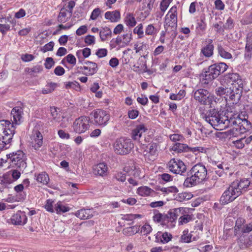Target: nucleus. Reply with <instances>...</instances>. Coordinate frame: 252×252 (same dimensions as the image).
I'll return each instance as SVG.
<instances>
[{
    "label": "nucleus",
    "instance_id": "obj_1",
    "mask_svg": "<svg viewBox=\"0 0 252 252\" xmlns=\"http://www.w3.org/2000/svg\"><path fill=\"white\" fill-rule=\"evenodd\" d=\"M202 117L214 127H219L216 129L227 128L229 127L230 123L235 122L232 119H229L227 116L221 115L216 109L210 110L206 114L202 115Z\"/></svg>",
    "mask_w": 252,
    "mask_h": 252
},
{
    "label": "nucleus",
    "instance_id": "obj_2",
    "mask_svg": "<svg viewBox=\"0 0 252 252\" xmlns=\"http://www.w3.org/2000/svg\"><path fill=\"white\" fill-rule=\"evenodd\" d=\"M190 174L191 176L187 177L184 183L186 187H191L205 181L207 179V171L204 165L197 164L191 168Z\"/></svg>",
    "mask_w": 252,
    "mask_h": 252
},
{
    "label": "nucleus",
    "instance_id": "obj_3",
    "mask_svg": "<svg viewBox=\"0 0 252 252\" xmlns=\"http://www.w3.org/2000/svg\"><path fill=\"white\" fill-rule=\"evenodd\" d=\"M228 86L232 91L231 95L234 103H237L241 98L243 92L244 81L238 73H229L227 75Z\"/></svg>",
    "mask_w": 252,
    "mask_h": 252
},
{
    "label": "nucleus",
    "instance_id": "obj_4",
    "mask_svg": "<svg viewBox=\"0 0 252 252\" xmlns=\"http://www.w3.org/2000/svg\"><path fill=\"white\" fill-rule=\"evenodd\" d=\"M193 210H194L193 209L187 207H180L174 209L173 210L172 222L175 221L180 215L181 216L178 220L179 225H183L193 220V216L192 214V211Z\"/></svg>",
    "mask_w": 252,
    "mask_h": 252
},
{
    "label": "nucleus",
    "instance_id": "obj_5",
    "mask_svg": "<svg viewBox=\"0 0 252 252\" xmlns=\"http://www.w3.org/2000/svg\"><path fill=\"white\" fill-rule=\"evenodd\" d=\"M228 68L227 65L224 63H220L210 65L207 71L204 72L203 79L205 83L217 78L221 73L225 72Z\"/></svg>",
    "mask_w": 252,
    "mask_h": 252
},
{
    "label": "nucleus",
    "instance_id": "obj_6",
    "mask_svg": "<svg viewBox=\"0 0 252 252\" xmlns=\"http://www.w3.org/2000/svg\"><path fill=\"white\" fill-rule=\"evenodd\" d=\"M229 119H232L235 121L233 123H230L229 125V126H233L229 131L230 135L233 137H237L249 131L251 128V124L246 119L237 120L232 117H230Z\"/></svg>",
    "mask_w": 252,
    "mask_h": 252
},
{
    "label": "nucleus",
    "instance_id": "obj_7",
    "mask_svg": "<svg viewBox=\"0 0 252 252\" xmlns=\"http://www.w3.org/2000/svg\"><path fill=\"white\" fill-rule=\"evenodd\" d=\"M133 148V144L131 140L125 137L118 138L113 144L114 152L120 155L129 154Z\"/></svg>",
    "mask_w": 252,
    "mask_h": 252
},
{
    "label": "nucleus",
    "instance_id": "obj_8",
    "mask_svg": "<svg viewBox=\"0 0 252 252\" xmlns=\"http://www.w3.org/2000/svg\"><path fill=\"white\" fill-rule=\"evenodd\" d=\"M7 156L12 167L18 168L20 170H23L27 167L26 156L23 151L19 150Z\"/></svg>",
    "mask_w": 252,
    "mask_h": 252
},
{
    "label": "nucleus",
    "instance_id": "obj_9",
    "mask_svg": "<svg viewBox=\"0 0 252 252\" xmlns=\"http://www.w3.org/2000/svg\"><path fill=\"white\" fill-rule=\"evenodd\" d=\"M91 115L93 117L94 124L102 126H105L110 118L108 112L100 109L94 110L91 113Z\"/></svg>",
    "mask_w": 252,
    "mask_h": 252
},
{
    "label": "nucleus",
    "instance_id": "obj_10",
    "mask_svg": "<svg viewBox=\"0 0 252 252\" xmlns=\"http://www.w3.org/2000/svg\"><path fill=\"white\" fill-rule=\"evenodd\" d=\"M241 194V192L231 184L222 194L220 201L223 204H228L232 202Z\"/></svg>",
    "mask_w": 252,
    "mask_h": 252
},
{
    "label": "nucleus",
    "instance_id": "obj_11",
    "mask_svg": "<svg viewBox=\"0 0 252 252\" xmlns=\"http://www.w3.org/2000/svg\"><path fill=\"white\" fill-rule=\"evenodd\" d=\"M132 39L131 34L126 33L121 36H118L115 38L112 39L109 43L110 49L118 47V49L124 48L129 44Z\"/></svg>",
    "mask_w": 252,
    "mask_h": 252
},
{
    "label": "nucleus",
    "instance_id": "obj_12",
    "mask_svg": "<svg viewBox=\"0 0 252 252\" xmlns=\"http://www.w3.org/2000/svg\"><path fill=\"white\" fill-rule=\"evenodd\" d=\"M89 121V118L85 116L76 119L73 125L74 131L78 134L85 132L90 127Z\"/></svg>",
    "mask_w": 252,
    "mask_h": 252
},
{
    "label": "nucleus",
    "instance_id": "obj_13",
    "mask_svg": "<svg viewBox=\"0 0 252 252\" xmlns=\"http://www.w3.org/2000/svg\"><path fill=\"white\" fill-rule=\"evenodd\" d=\"M177 26V7L172 6L165 17L164 28L167 30L169 28H176Z\"/></svg>",
    "mask_w": 252,
    "mask_h": 252
},
{
    "label": "nucleus",
    "instance_id": "obj_14",
    "mask_svg": "<svg viewBox=\"0 0 252 252\" xmlns=\"http://www.w3.org/2000/svg\"><path fill=\"white\" fill-rule=\"evenodd\" d=\"M194 98L204 105H210L213 97L209 92L203 89H198L194 93Z\"/></svg>",
    "mask_w": 252,
    "mask_h": 252
},
{
    "label": "nucleus",
    "instance_id": "obj_15",
    "mask_svg": "<svg viewBox=\"0 0 252 252\" xmlns=\"http://www.w3.org/2000/svg\"><path fill=\"white\" fill-rule=\"evenodd\" d=\"M153 220L158 223H160L161 225H164L168 222H172V220L173 219V211H169L167 214L161 213L157 209L153 210Z\"/></svg>",
    "mask_w": 252,
    "mask_h": 252
},
{
    "label": "nucleus",
    "instance_id": "obj_16",
    "mask_svg": "<svg viewBox=\"0 0 252 252\" xmlns=\"http://www.w3.org/2000/svg\"><path fill=\"white\" fill-rule=\"evenodd\" d=\"M169 170L175 174H182L186 171V166L180 159L172 158L167 164Z\"/></svg>",
    "mask_w": 252,
    "mask_h": 252
},
{
    "label": "nucleus",
    "instance_id": "obj_17",
    "mask_svg": "<svg viewBox=\"0 0 252 252\" xmlns=\"http://www.w3.org/2000/svg\"><path fill=\"white\" fill-rule=\"evenodd\" d=\"M24 105L22 103H19L14 107L11 112V124L14 126L20 125L23 119Z\"/></svg>",
    "mask_w": 252,
    "mask_h": 252
},
{
    "label": "nucleus",
    "instance_id": "obj_18",
    "mask_svg": "<svg viewBox=\"0 0 252 252\" xmlns=\"http://www.w3.org/2000/svg\"><path fill=\"white\" fill-rule=\"evenodd\" d=\"M143 154L146 159L154 161L158 155V145L156 143H151L147 146H143Z\"/></svg>",
    "mask_w": 252,
    "mask_h": 252
},
{
    "label": "nucleus",
    "instance_id": "obj_19",
    "mask_svg": "<svg viewBox=\"0 0 252 252\" xmlns=\"http://www.w3.org/2000/svg\"><path fill=\"white\" fill-rule=\"evenodd\" d=\"M30 139V144L35 150H38L42 146L43 136L37 130L32 131Z\"/></svg>",
    "mask_w": 252,
    "mask_h": 252
},
{
    "label": "nucleus",
    "instance_id": "obj_20",
    "mask_svg": "<svg viewBox=\"0 0 252 252\" xmlns=\"http://www.w3.org/2000/svg\"><path fill=\"white\" fill-rule=\"evenodd\" d=\"M15 127L11 124V122L8 120L0 121V136H5L11 133L12 131V138L15 133Z\"/></svg>",
    "mask_w": 252,
    "mask_h": 252
},
{
    "label": "nucleus",
    "instance_id": "obj_21",
    "mask_svg": "<svg viewBox=\"0 0 252 252\" xmlns=\"http://www.w3.org/2000/svg\"><path fill=\"white\" fill-rule=\"evenodd\" d=\"M80 69L86 75H93L97 71V65L96 63L87 61L84 63V66Z\"/></svg>",
    "mask_w": 252,
    "mask_h": 252
},
{
    "label": "nucleus",
    "instance_id": "obj_22",
    "mask_svg": "<svg viewBox=\"0 0 252 252\" xmlns=\"http://www.w3.org/2000/svg\"><path fill=\"white\" fill-rule=\"evenodd\" d=\"M10 220L15 225H24L27 222V217L24 212L19 211L12 216Z\"/></svg>",
    "mask_w": 252,
    "mask_h": 252
},
{
    "label": "nucleus",
    "instance_id": "obj_23",
    "mask_svg": "<svg viewBox=\"0 0 252 252\" xmlns=\"http://www.w3.org/2000/svg\"><path fill=\"white\" fill-rule=\"evenodd\" d=\"M207 44L202 47L200 50L201 57L209 58L212 57L214 53V46L213 44V40L209 39L207 41Z\"/></svg>",
    "mask_w": 252,
    "mask_h": 252
},
{
    "label": "nucleus",
    "instance_id": "obj_24",
    "mask_svg": "<svg viewBox=\"0 0 252 252\" xmlns=\"http://www.w3.org/2000/svg\"><path fill=\"white\" fill-rule=\"evenodd\" d=\"M108 167L106 163L104 162L99 163L93 166V172L95 175L100 176H105L107 175Z\"/></svg>",
    "mask_w": 252,
    "mask_h": 252
},
{
    "label": "nucleus",
    "instance_id": "obj_25",
    "mask_svg": "<svg viewBox=\"0 0 252 252\" xmlns=\"http://www.w3.org/2000/svg\"><path fill=\"white\" fill-rule=\"evenodd\" d=\"M4 21L5 23L0 24V32L3 34L5 35L6 33L11 30L10 26L7 22H9L12 25V27H14L16 25V20L13 18L10 20L8 17L7 18H4L3 21Z\"/></svg>",
    "mask_w": 252,
    "mask_h": 252
},
{
    "label": "nucleus",
    "instance_id": "obj_26",
    "mask_svg": "<svg viewBox=\"0 0 252 252\" xmlns=\"http://www.w3.org/2000/svg\"><path fill=\"white\" fill-rule=\"evenodd\" d=\"M232 184L235 188L241 192V193L243 190H246L249 187L252 186V183L248 179H243L240 181H236Z\"/></svg>",
    "mask_w": 252,
    "mask_h": 252
},
{
    "label": "nucleus",
    "instance_id": "obj_27",
    "mask_svg": "<svg viewBox=\"0 0 252 252\" xmlns=\"http://www.w3.org/2000/svg\"><path fill=\"white\" fill-rule=\"evenodd\" d=\"M75 216L81 220H86L94 216V211L90 209H82L78 210L75 214Z\"/></svg>",
    "mask_w": 252,
    "mask_h": 252
},
{
    "label": "nucleus",
    "instance_id": "obj_28",
    "mask_svg": "<svg viewBox=\"0 0 252 252\" xmlns=\"http://www.w3.org/2000/svg\"><path fill=\"white\" fill-rule=\"evenodd\" d=\"M147 128L143 124L136 126L132 131V137L134 140H139L143 133L146 131Z\"/></svg>",
    "mask_w": 252,
    "mask_h": 252
},
{
    "label": "nucleus",
    "instance_id": "obj_29",
    "mask_svg": "<svg viewBox=\"0 0 252 252\" xmlns=\"http://www.w3.org/2000/svg\"><path fill=\"white\" fill-rule=\"evenodd\" d=\"M231 89L230 87L228 88H224L223 87H220L216 89V93L217 95L219 96H222L223 95H225L224 96L227 99L228 97L230 100L232 101V103H233L234 99L232 98L231 97V95L232 94V91H231Z\"/></svg>",
    "mask_w": 252,
    "mask_h": 252
},
{
    "label": "nucleus",
    "instance_id": "obj_30",
    "mask_svg": "<svg viewBox=\"0 0 252 252\" xmlns=\"http://www.w3.org/2000/svg\"><path fill=\"white\" fill-rule=\"evenodd\" d=\"M72 15V11H68V9L63 7L62 8L58 17V21L61 23H64L70 19Z\"/></svg>",
    "mask_w": 252,
    "mask_h": 252
},
{
    "label": "nucleus",
    "instance_id": "obj_31",
    "mask_svg": "<svg viewBox=\"0 0 252 252\" xmlns=\"http://www.w3.org/2000/svg\"><path fill=\"white\" fill-rule=\"evenodd\" d=\"M155 193L153 189L146 186L140 187L136 190V193L143 197L153 196Z\"/></svg>",
    "mask_w": 252,
    "mask_h": 252
},
{
    "label": "nucleus",
    "instance_id": "obj_32",
    "mask_svg": "<svg viewBox=\"0 0 252 252\" xmlns=\"http://www.w3.org/2000/svg\"><path fill=\"white\" fill-rule=\"evenodd\" d=\"M172 238V235L167 232L162 233L158 232L156 235V241L157 242H160L166 244L169 242Z\"/></svg>",
    "mask_w": 252,
    "mask_h": 252
},
{
    "label": "nucleus",
    "instance_id": "obj_33",
    "mask_svg": "<svg viewBox=\"0 0 252 252\" xmlns=\"http://www.w3.org/2000/svg\"><path fill=\"white\" fill-rule=\"evenodd\" d=\"M11 131H10L11 132ZM12 139V133L5 136H0V150L8 148Z\"/></svg>",
    "mask_w": 252,
    "mask_h": 252
},
{
    "label": "nucleus",
    "instance_id": "obj_34",
    "mask_svg": "<svg viewBox=\"0 0 252 252\" xmlns=\"http://www.w3.org/2000/svg\"><path fill=\"white\" fill-rule=\"evenodd\" d=\"M50 115L52 117V121L55 123H59L63 117L60 113V108L52 106L50 108Z\"/></svg>",
    "mask_w": 252,
    "mask_h": 252
},
{
    "label": "nucleus",
    "instance_id": "obj_35",
    "mask_svg": "<svg viewBox=\"0 0 252 252\" xmlns=\"http://www.w3.org/2000/svg\"><path fill=\"white\" fill-rule=\"evenodd\" d=\"M104 17L106 19L110 20L111 22H117L121 18V14L118 10L107 11L105 13Z\"/></svg>",
    "mask_w": 252,
    "mask_h": 252
},
{
    "label": "nucleus",
    "instance_id": "obj_36",
    "mask_svg": "<svg viewBox=\"0 0 252 252\" xmlns=\"http://www.w3.org/2000/svg\"><path fill=\"white\" fill-rule=\"evenodd\" d=\"M171 149L172 151L179 153L189 152V147L185 144L176 143L172 146Z\"/></svg>",
    "mask_w": 252,
    "mask_h": 252
},
{
    "label": "nucleus",
    "instance_id": "obj_37",
    "mask_svg": "<svg viewBox=\"0 0 252 252\" xmlns=\"http://www.w3.org/2000/svg\"><path fill=\"white\" fill-rule=\"evenodd\" d=\"M217 50L218 54L221 58L226 60H229L232 58L231 54L227 51L220 44L218 45Z\"/></svg>",
    "mask_w": 252,
    "mask_h": 252
},
{
    "label": "nucleus",
    "instance_id": "obj_38",
    "mask_svg": "<svg viewBox=\"0 0 252 252\" xmlns=\"http://www.w3.org/2000/svg\"><path fill=\"white\" fill-rule=\"evenodd\" d=\"M111 29L107 27L102 28L99 31V37L102 41H104L108 38L111 37Z\"/></svg>",
    "mask_w": 252,
    "mask_h": 252
},
{
    "label": "nucleus",
    "instance_id": "obj_39",
    "mask_svg": "<svg viewBox=\"0 0 252 252\" xmlns=\"http://www.w3.org/2000/svg\"><path fill=\"white\" fill-rule=\"evenodd\" d=\"M158 32V29L153 24H149L145 29V35L154 37L157 35Z\"/></svg>",
    "mask_w": 252,
    "mask_h": 252
},
{
    "label": "nucleus",
    "instance_id": "obj_40",
    "mask_svg": "<svg viewBox=\"0 0 252 252\" xmlns=\"http://www.w3.org/2000/svg\"><path fill=\"white\" fill-rule=\"evenodd\" d=\"M139 231L140 226L134 225L124 228L123 233L125 235L131 236L138 233Z\"/></svg>",
    "mask_w": 252,
    "mask_h": 252
},
{
    "label": "nucleus",
    "instance_id": "obj_41",
    "mask_svg": "<svg viewBox=\"0 0 252 252\" xmlns=\"http://www.w3.org/2000/svg\"><path fill=\"white\" fill-rule=\"evenodd\" d=\"M124 171L126 172H129L131 171V174H132L135 178L139 179L141 178L140 177V171L139 168H137L135 165H132L129 169V167L126 166L124 167Z\"/></svg>",
    "mask_w": 252,
    "mask_h": 252
},
{
    "label": "nucleus",
    "instance_id": "obj_42",
    "mask_svg": "<svg viewBox=\"0 0 252 252\" xmlns=\"http://www.w3.org/2000/svg\"><path fill=\"white\" fill-rule=\"evenodd\" d=\"M125 23L128 27H134L136 24V21L134 15L129 13L125 18Z\"/></svg>",
    "mask_w": 252,
    "mask_h": 252
},
{
    "label": "nucleus",
    "instance_id": "obj_43",
    "mask_svg": "<svg viewBox=\"0 0 252 252\" xmlns=\"http://www.w3.org/2000/svg\"><path fill=\"white\" fill-rule=\"evenodd\" d=\"M55 211L57 214L65 213L69 211L68 207L64 205L61 202H58L55 205Z\"/></svg>",
    "mask_w": 252,
    "mask_h": 252
},
{
    "label": "nucleus",
    "instance_id": "obj_44",
    "mask_svg": "<svg viewBox=\"0 0 252 252\" xmlns=\"http://www.w3.org/2000/svg\"><path fill=\"white\" fill-rule=\"evenodd\" d=\"M36 181L43 185H47L49 181L48 175L45 172H41L36 176Z\"/></svg>",
    "mask_w": 252,
    "mask_h": 252
},
{
    "label": "nucleus",
    "instance_id": "obj_45",
    "mask_svg": "<svg viewBox=\"0 0 252 252\" xmlns=\"http://www.w3.org/2000/svg\"><path fill=\"white\" fill-rule=\"evenodd\" d=\"M192 235L189 233L188 229L184 230L181 236L179 241L182 243H189L191 241Z\"/></svg>",
    "mask_w": 252,
    "mask_h": 252
},
{
    "label": "nucleus",
    "instance_id": "obj_46",
    "mask_svg": "<svg viewBox=\"0 0 252 252\" xmlns=\"http://www.w3.org/2000/svg\"><path fill=\"white\" fill-rule=\"evenodd\" d=\"M133 32L134 34H135L137 35L138 38L141 39L143 38L145 35V33L143 30V24L141 23L139 24L134 28Z\"/></svg>",
    "mask_w": 252,
    "mask_h": 252
},
{
    "label": "nucleus",
    "instance_id": "obj_47",
    "mask_svg": "<svg viewBox=\"0 0 252 252\" xmlns=\"http://www.w3.org/2000/svg\"><path fill=\"white\" fill-rule=\"evenodd\" d=\"M57 84L55 83H50L47 84L44 88L42 90V93L43 94H48L52 93L55 90L57 87Z\"/></svg>",
    "mask_w": 252,
    "mask_h": 252
},
{
    "label": "nucleus",
    "instance_id": "obj_48",
    "mask_svg": "<svg viewBox=\"0 0 252 252\" xmlns=\"http://www.w3.org/2000/svg\"><path fill=\"white\" fill-rule=\"evenodd\" d=\"M157 190L161 191L164 194H169V193H175L178 191V189L176 187H169L168 188H160L158 187L157 188Z\"/></svg>",
    "mask_w": 252,
    "mask_h": 252
},
{
    "label": "nucleus",
    "instance_id": "obj_49",
    "mask_svg": "<svg viewBox=\"0 0 252 252\" xmlns=\"http://www.w3.org/2000/svg\"><path fill=\"white\" fill-rule=\"evenodd\" d=\"M91 54V49L89 48H85L83 50H80L76 52V56L80 59L81 58V55H82L83 57L85 58H88Z\"/></svg>",
    "mask_w": 252,
    "mask_h": 252
},
{
    "label": "nucleus",
    "instance_id": "obj_50",
    "mask_svg": "<svg viewBox=\"0 0 252 252\" xmlns=\"http://www.w3.org/2000/svg\"><path fill=\"white\" fill-rule=\"evenodd\" d=\"M138 179L136 178H133L132 177H130L127 179V182L129 184V186H127V190L128 192H130L132 188L135 186L138 185Z\"/></svg>",
    "mask_w": 252,
    "mask_h": 252
},
{
    "label": "nucleus",
    "instance_id": "obj_51",
    "mask_svg": "<svg viewBox=\"0 0 252 252\" xmlns=\"http://www.w3.org/2000/svg\"><path fill=\"white\" fill-rule=\"evenodd\" d=\"M192 194H191L190 193L184 192L178 194L177 198L178 201L182 202L191 199L192 197Z\"/></svg>",
    "mask_w": 252,
    "mask_h": 252
},
{
    "label": "nucleus",
    "instance_id": "obj_52",
    "mask_svg": "<svg viewBox=\"0 0 252 252\" xmlns=\"http://www.w3.org/2000/svg\"><path fill=\"white\" fill-rule=\"evenodd\" d=\"M141 218V215L129 214L124 215L122 219L126 221H132L136 219H140Z\"/></svg>",
    "mask_w": 252,
    "mask_h": 252
},
{
    "label": "nucleus",
    "instance_id": "obj_53",
    "mask_svg": "<svg viewBox=\"0 0 252 252\" xmlns=\"http://www.w3.org/2000/svg\"><path fill=\"white\" fill-rule=\"evenodd\" d=\"M84 42L87 45H93L95 43V37L94 35H88L85 37Z\"/></svg>",
    "mask_w": 252,
    "mask_h": 252
},
{
    "label": "nucleus",
    "instance_id": "obj_54",
    "mask_svg": "<svg viewBox=\"0 0 252 252\" xmlns=\"http://www.w3.org/2000/svg\"><path fill=\"white\" fill-rule=\"evenodd\" d=\"M152 228L149 224H145L141 227H140V233L143 235H147L152 231Z\"/></svg>",
    "mask_w": 252,
    "mask_h": 252
},
{
    "label": "nucleus",
    "instance_id": "obj_55",
    "mask_svg": "<svg viewBox=\"0 0 252 252\" xmlns=\"http://www.w3.org/2000/svg\"><path fill=\"white\" fill-rule=\"evenodd\" d=\"M246 50H252V33H250L247 35L246 44L245 46Z\"/></svg>",
    "mask_w": 252,
    "mask_h": 252
},
{
    "label": "nucleus",
    "instance_id": "obj_56",
    "mask_svg": "<svg viewBox=\"0 0 252 252\" xmlns=\"http://www.w3.org/2000/svg\"><path fill=\"white\" fill-rule=\"evenodd\" d=\"M155 0H144L143 2V9L147 8L150 10L153 7Z\"/></svg>",
    "mask_w": 252,
    "mask_h": 252
},
{
    "label": "nucleus",
    "instance_id": "obj_57",
    "mask_svg": "<svg viewBox=\"0 0 252 252\" xmlns=\"http://www.w3.org/2000/svg\"><path fill=\"white\" fill-rule=\"evenodd\" d=\"M172 0H162L160 4V10L163 12H165L169 6Z\"/></svg>",
    "mask_w": 252,
    "mask_h": 252
},
{
    "label": "nucleus",
    "instance_id": "obj_58",
    "mask_svg": "<svg viewBox=\"0 0 252 252\" xmlns=\"http://www.w3.org/2000/svg\"><path fill=\"white\" fill-rule=\"evenodd\" d=\"M53 201L51 199H48L46 201V203L45 205V208L46 210L51 213H53L54 212V208H53Z\"/></svg>",
    "mask_w": 252,
    "mask_h": 252
},
{
    "label": "nucleus",
    "instance_id": "obj_59",
    "mask_svg": "<svg viewBox=\"0 0 252 252\" xmlns=\"http://www.w3.org/2000/svg\"><path fill=\"white\" fill-rule=\"evenodd\" d=\"M233 144L234 146L238 149H243L245 146L243 139L242 138L236 141H233Z\"/></svg>",
    "mask_w": 252,
    "mask_h": 252
},
{
    "label": "nucleus",
    "instance_id": "obj_60",
    "mask_svg": "<svg viewBox=\"0 0 252 252\" xmlns=\"http://www.w3.org/2000/svg\"><path fill=\"white\" fill-rule=\"evenodd\" d=\"M65 59L67 63L73 65H74L76 64V59L75 56L72 54H68L66 56Z\"/></svg>",
    "mask_w": 252,
    "mask_h": 252
},
{
    "label": "nucleus",
    "instance_id": "obj_61",
    "mask_svg": "<svg viewBox=\"0 0 252 252\" xmlns=\"http://www.w3.org/2000/svg\"><path fill=\"white\" fill-rule=\"evenodd\" d=\"M88 28L87 26L83 25L80 26L76 31L77 35H82L87 32Z\"/></svg>",
    "mask_w": 252,
    "mask_h": 252
},
{
    "label": "nucleus",
    "instance_id": "obj_62",
    "mask_svg": "<svg viewBox=\"0 0 252 252\" xmlns=\"http://www.w3.org/2000/svg\"><path fill=\"white\" fill-rule=\"evenodd\" d=\"M54 46V43L53 41H51L46 44H45L42 48V51L43 52H46L47 51H52L53 49Z\"/></svg>",
    "mask_w": 252,
    "mask_h": 252
},
{
    "label": "nucleus",
    "instance_id": "obj_63",
    "mask_svg": "<svg viewBox=\"0 0 252 252\" xmlns=\"http://www.w3.org/2000/svg\"><path fill=\"white\" fill-rule=\"evenodd\" d=\"M58 134L59 136L63 139H69L70 138V134L63 130H59Z\"/></svg>",
    "mask_w": 252,
    "mask_h": 252
},
{
    "label": "nucleus",
    "instance_id": "obj_64",
    "mask_svg": "<svg viewBox=\"0 0 252 252\" xmlns=\"http://www.w3.org/2000/svg\"><path fill=\"white\" fill-rule=\"evenodd\" d=\"M55 62L52 58L48 57L46 58L44 63L45 66L47 69H50L54 65Z\"/></svg>",
    "mask_w": 252,
    "mask_h": 252
}]
</instances>
